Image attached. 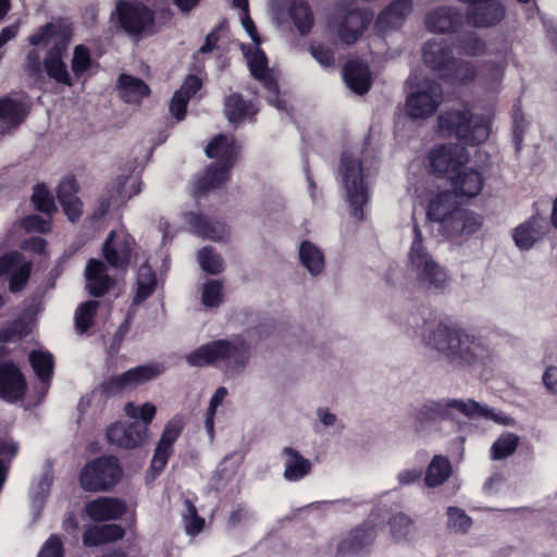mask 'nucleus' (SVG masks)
Segmentation results:
<instances>
[{"label":"nucleus","instance_id":"nucleus-38","mask_svg":"<svg viewBox=\"0 0 557 557\" xmlns=\"http://www.w3.org/2000/svg\"><path fill=\"white\" fill-rule=\"evenodd\" d=\"M288 15L301 35H307L311 32L314 18L312 10L306 0H292Z\"/></svg>","mask_w":557,"mask_h":557},{"label":"nucleus","instance_id":"nucleus-28","mask_svg":"<svg viewBox=\"0 0 557 557\" xmlns=\"http://www.w3.org/2000/svg\"><path fill=\"white\" fill-rule=\"evenodd\" d=\"M343 77L348 86L357 95H366L372 86V76L368 64L349 60L343 67Z\"/></svg>","mask_w":557,"mask_h":557},{"label":"nucleus","instance_id":"nucleus-60","mask_svg":"<svg viewBox=\"0 0 557 557\" xmlns=\"http://www.w3.org/2000/svg\"><path fill=\"white\" fill-rule=\"evenodd\" d=\"M27 335L26 325L22 320H14L0 329V343H9L15 337L23 338Z\"/></svg>","mask_w":557,"mask_h":557},{"label":"nucleus","instance_id":"nucleus-37","mask_svg":"<svg viewBox=\"0 0 557 557\" xmlns=\"http://www.w3.org/2000/svg\"><path fill=\"white\" fill-rule=\"evenodd\" d=\"M475 76V67L470 62L456 58L440 73L441 79L453 85L471 83Z\"/></svg>","mask_w":557,"mask_h":557},{"label":"nucleus","instance_id":"nucleus-25","mask_svg":"<svg viewBox=\"0 0 557 557\" xmlns=\"http://www.w3.org/2000/svg\"><path fill=\"white\" fill-rule=\"evenodd\" d=\"M86 289L92 297L104 296L114 285L113 278L108 274L107 265L98 259H90L85 269Z\"/></svg>","mask_w":557,"mask_h":557},{"label":"nucleus","instance_id":"nucleus-53","mask_svg":"<svg viewBox=\"0 0 557 557\" xmlns=\"http://www.w3.org/2000/svg\"><path fill=\"white\" fill-rule=\"evenodd\" d=\"M186 421L183 414L177 413L173 416L164 425L159 443L173 447L174 443L181 436Z\"/></svg>","mask_w":557,"mask_h":557},{"label":"nucleus","instance_id":"nucleus-57","mask_svg":"<svg viewBox=\"0 0 557 557\" xmlns=\"http://www.w3.org/2000/svg\"><path fill=\"white\" fill-rule=\"evenodd\" d=\"M187 513L184 516L186 534L196 536L202 532L206 521L198 515L196 506L191 502L186 503Z\"/></svg>","mask_w":557,"mask_h":557},{"label":"nucleus","instance_id":"nucleus-61","mask_svg":"<svg viewBox=\"0 0 557 557\" xmlns=\"http://www.w3.org/2000/svg\"><path fill=\"white\" fill-rule=\"evenodd\" d=\"M37 557H64L61 537L58 534H51L44 543Z\"/></svg>","mask_w":557,"mask_h":557},{"label":"nucleus","instance_id":"nucleus-33","mask_svg":"<svg viewBox=\"0 0 557 557\" xmlns=\"http://www.w3.org/2000/svg\"><path fill=\"white\" fill-rule=\"evenodd\" d=\"M125 535V529L120 524L107 523L88 528L83 534V542L86 546H99L116 542Z\"/></svg>","mask_w":557,"mask_h":557},{"label":"nucleus","instance_id":"nucleus-42","mask_svg":"<svg viewBox=\"0 0 557 557\" xmlns=\"http://www.w3.org/2000/svg\"><path fill=\"white\" fill-rule=\"evenodd\" d=\"M451 466L444 456H434L429 463L424 476V483L428 487L442 485L450 475Z\"/></svg>","mask_w":557,"mask_h":557},{"label":"nucleus","instance_id":"nucleus-19","mask_svg":"<svg viewBox=\"0 0 557 557\" xmlns=\"http://www.w3.org/2000/svg\"><path fill=\"white\" fill-rule=\"evenodd\" d=\"M145 424L126 421H115L106 430V438L110 445L122 449L140 447L147 440Z\"/></svg>","mask_w":557,"mask_h":557},{"label":"nucleus","instance_id":"nucleus-13","mask_svg":"<svg viewBox=\"0 0 557 557\" xmlns=\"http://www.w3.org/2000/svg\"><path fill=\"white\" fill-rule=\"evenodd\" d=\"M164 371L161 363L152 362L137 366L119 375H113L101 384L102 392L108 395H116L124 389L135 388L151 380L157 379Z\"/></svg>","mask_w":557,"mask_h":557},{"label":"nucleus","instance_id":"nucleus-18","mask_svg":"<svg viewBox=\"0 0 557 557\" xmlns=\"http://www.w3.org/2000/svg\"><path fill=\"white\" fill-rule=\"evenodd\" d=\"M469 4L466 21L473 27H492L505 17V7L495 0H458Z\"/></svg>","mask_w":557,"mask_h":557},{"label":"nucleus","instance_id":"nucleus-23","mask_svg":"<svg viewBox=\"0 0 557 557\" xmlns=\"http://www.w3.org/2000/svg\"><path fill=\"white\" fill-rule=\"evenodd\" d=\"M127 512V504L117 497L100 496L89 500L85 513L96 522L121 519Z\"/></svg>","mask_w":557,"mask_h":557},{"label":"nucleus","instance_id":"nucleus-26","mask_svg":"<svg viewBox=\"0 0 557 557\" xmlns=\"http://www.w3.org/2000/svg\"><path fill=\"white\" fill-rule=\"evenodd\" d=\"M425 25L433 33L446 34L457 30L462 16L459 11L450 7H438L425 15Z\"/></svg>","mask_w":557,"mask_h":557},{"label":"nucleus","instance_id":"nucleus-24","mask_svg":"<svg viewBox=\"0 0 557 557\" xmlns=\"http://www.w3.org/2000/svg\"><path fill=\"white\" fill-rule=\"evenodd\" d=\"M422 58L428 67L441 73L455 58L454 45L445 38L430 39L423 45Z\"/></svg>","mask_w":557,"mask_h":557},{"label":"nucleus","instance_id":"nucleus-15","mask_svg":"<svg viewBox=\"0 0 557 557\" xmlns=\"http://www.w3.org/2000/svg\"><path fill=\"white\" fill-rule=\"evenodd\" d=\"M136 242L132 235L111 231L102 246L106 262L114 269H126L132 260Z\"/></svg>","mask_w":557,"mask_h":557},{"label":"nucleus","instance_id":"nucleus-58","mask_svg":"<svg viewBox=\"0 0 557 557\" xmlns=\"http://www.w3.org/2000/svg\"><path fill=\"white\" fill-rule=\"evenodd\" d=\"M447 518L448 528L454 529L456 532L465 533L470 529L472 524V519L458 507H448Z\"/></svg>","mask_w":557,"mask_h":557},{"label":"nucleus","instance_id":"nucleus-9","mask_svg":"<svg viewBox=\"0 0 557 557\" xmlns=\"http://www.w3.org/2000/svg\"><path fill=\"white\" fill-rule=\"evenodd\" d=\"M380 524L375 521L374 513L361 523L350 529L343 537L336 549L337 557H360L367 556L374 544Z\"/></svg>","mask_w":557,"mask_h":557},{"label":"nucleus","instance_id":"nucleus-5","mask_svg":"<svg viewBox=\"0 0 557 557\" xmlns=\"http://www.w3.org/2000/svg\"><path fill=\"white\" fill-rule=\"evenodd\" d=\"M186 361L189 366L198 368L226 361L227 368L242 370L248 361V352L243 346L227 339H216L193 350L186 356Z\"/></svg>","mask_w":557,"mask_h":557},{"label":"nucleus","instance_id":"nucleus-59","mask_svg":"<svg viewBox=\"0 0 557 557\" xmlns=\"http://www.w3.org/2000/svg\"><path fill=\"white\" fill-rule=\"evenodd\" d=\"M172 454L173 447L162 445L161 443L158 442L151 459L150 469L156 474H160L168 465V461Z\"/></svg>","mask_w":557,"mask_h":557},{"label":"nucleus","instance_id":"nucleus-21","mask_svg":"<svg viewBox=\"0 0 557 557\" xmlns=\"http://www.w3.org/2000/svg\"><path fill=\"white\" fill-rule=\"evenodd\" d=\"M548 231L546 219L536 213L512 230V239L520 250H530L545 238Z\"/></svg>","mask_w":557,"mask_h":557},{"label":"nucleus","instance_id":"nucleus-1","mask_svg":"<svg viewBox=\"0 0 557 557\" xmlns=\"http://www.w3.org/2000/svg\"><path fill=\"white\" fill-rule=\"evenodd\" d=\"M426 330L430 322L424 320L419 334L451 363L471 366L488 357V349L480 338L454 323L440 322L428 335Z\"/></svg>","mask_w":557,"mask_h":557},{"label":"nucleus","instance_id":"nucleus-51","mask_svg":"<svg viewBox=\"0 0 557 557\" xmlns=\"http://www.w3.org/2000/svg\"><path fill=\"white\" fill-rule=\"evenodd\" d=\"M198 261L201 269L208 274L216 275L224 269L223 259L210 246H206L199 250Z\"/></svg>","mask_w":557,"mask_h":557},{"label":"nucleus","instance_id":"nucleus-30","mask_svg":"<svg viewBox=\"0 0 557 557\" xmlns=\"http://www.w3.org/2000/svg\"><path fill=\"white\" fill-rule=\"evenodd\" d=\"M413 9L412 0H393L376 17L380 29L396 28L403 25Z\"/></svg>","mask_w":557,"mask_h":557},{"label":"nucleus","instance_id":"nucleus-41","mask_svg":"<svg viewBox=\"0 0 557 557\" xmlns=\"http://www.w3.org/2000/svg\"><path fill=\"white\" fill-rule=\"evenodd\" d=\"M136 285L137 289L133 302L139 305L149 298L157 287V275L150 265L143 264L139 267Z\"/></svg>","mask_w":557,"mask_h":557},{"label":"nucleus","instance_id":"nucleus-44","mask_svg":"<svg viewBox=\"0 0 557 557\" xmlns=\"http://www.w3.org/2000/svg\"><path fill=\"white\" fill-rule=\"evenodd\" d=\"M99 305L98 300H87L77 307L74 317L77 333L84 334L92 326Z\"/></svg>","mask_w":557,"mask_h":557},{"label":"nucleus","instance_id":"nucleus-62","mask_svg":"<svg viewBox=\"0 0 557 557\" xmlns=\"http://www.w3.org/2000/svg\"><path fill=\"white\" fill-rule=\"evenodd\" d=\"M79 185L73 175L65 176L57 188L58 201L70 199L77 196Z\"/></svg>","mask_w":557,"mask_h":557},{"label":"nucleus","instance_id":"nucleus-32","mask_svg":"<svg viewBox=\"0 0 557 557\" xmlns=\"http://www.w3.org/2000/svg\"><path fill=\"white\" fill-rule=\"evenodd\" d=\"M224 113L230 123L237 125L246 119L251 120L258 110L251 101H246L242 94L233 92L225 98Z\"/></svg>","mask_w":557,"mask_h":557},{"label":"nucleus","instance_id":"nucleus-7","mask_svg":"<svg viewBox=\"0 0 557 557\" xmlns=\"http://www.w3.org/2000/svg\"><path fill=\"white\" fill-rule=\"evenodd\" d=\"M123 469L119 459L103 455L89 460L79 472V485L86 492H108L122 479Z\"/></svg>","mask_w":557,"mask_h":557},{"label":"nucleus","instance_id":"nucleus-14","mask_svg":"<svg viewBox=\"0 0 557 557\" xmlns=\"http://www.w3.org/2000/svg\"><path fill=\"white\" fill-rule=\"evenodd\" d=\"M372 20L373 12L352 9L336 16L332 22V28L342 45L352 46L361 38Z\"/></svg>","mask_w":557,"mask_h":557},{"label":"nucleus","instance_id":"nucleus-20","mask_svg":"<svg viewBox=\"0 0 557 557\" xmlns=\"http://www.w3.org/2000/svg\"><path fill=\"white\" fill-rule=\"evenodd\" d=\"M27 382L21 369L12 361L0 362V398L16 403L25 397Z\"/></svg>","mask_w":557,"mask_h":557},{"label":"nucleus","instance_id":"nucleus-29","mask_svg":"<svg viewBox=\"0 0 557 557\" xmlns=\"http://www.w3.org/2000/svg\"><path fill=\"white\" fill-rule=\"evenodd\" d=\"M454 193L460 197L472 198L483 188L482 174L473 169H460L451 175Z\"/></svg>","mask_w":557,"mask_h":557},{"label":"nucleus","instance_id":"nucleus-12","mask_svg":"<svg viewBox=\"0 0 557 557\" xmlns=\"http://www.w3.org/2000/svg\"><path fill=\"white\" fill-rule=\"evenodd\" d=\"M443 100V88L440 83L426 79L420 88L407 96L406 110L412 120H425L432 116Z\"/></svg>","mask_w":557,"mask_h":557},{"label":"nucleus","instance_id":"nucleus-35","mask_svg":"<svg viewBox=\"0 0 557 557\" xmlns=\"http://www.w3.org/2000/svg\"><path fill=\"white\" fill-rule=\"evenodd\" d=\"M128 176L120 175L112 187H108L103 195L98 200V206L95 210L97 218H103L112 206L120 207L125 203L124 187Z\"/></svg>","mask_w":557,"mask_h":557},{"label":"nucleus","instance_id":"nucleus-64","mask_svg":"<svg viewBox=\"0 0 557 557\" xmlns=\"http://www.w3.org/2000/svg\"><path fill=\"white\" fill-rule=\"evenodd\" d=\"M201 87L202 81L194 74H188L176 92H180L182 97L190 100L201 89Z\"/></svg>","mask_w":557,"mask_h":557},{"label":"nucleus","instance_id":"nucleus-10","mask_svg":"<svg viewBox=\"0 0 557 557\" xmlns=\"http://www.w3.org/2000/svg\"><path fill=\"white\" fill-rule=\"evenodd\" d=\"M113 15H115L120 27L131 36L152 32L156 23L154 12L141 2L132 3L120 0Z\"/></svg>","mask_w":557,"mask_h":557},{"label":"nucleus","instance_id":"nucleus-52","mask_svg":"<svg viewBox=\"0 0 557 557\" xmlns=\"http://www.w3.org/2000/svg\"><path fill=\"white\" fill-rule=\"evenodd\" d=\"M518 443L519 437L513 433H507L506 435L500 436L492 445V458L495 460L507 458L516 451Z\"/></svg>","mask_w":557,"mask_h":557},{"label":"nucleus","instance_id":"nucleus-17","mask_svg":"<svg viewBox=\"0 0 557 557\" xmlns=\"http://www.w3.org/2000/svg\"><path fill=\"white\" fill-rule=\"evenodd\" d=\"M9 275V290L13 294L22 292L32 275V263L16 251H10L0 257V277Z\"/></svg>","mask_w":557,"mask_h":557},{"label":"nucleus","instance_id":"nucleus-43","mask_svg":"<svg viewBox=\"0 0 557 557\" xmlns=\"http://www.w3.org/2000/svg\"><path fill=\"white\" fill-rule=\"evenodd\" d=\"M457 207L448 193L437 194L428 205L426 218L429 221L436 222L440 225L444 218H447Z\"/></svg>","mask_w":557,"mask_h":557},{"label":"nucleus","instance_id":"nucleus-50","mask_svg":"<svg viewBox=\"0 0 557 557\" xmlns=\"http://www.w3.org/2000/svg\"><path fill=\"white\" fill-rule=\"evenodd\" d=\"M512 119V141L515 145V149L519 152L522 148V143L524 138V133L528 126V122L524 117V113L520 103V100L517 101L512 106L511 111Z\"/></svg>","mask_w":557,"mask_h":557},{"label":"nucleus","instance_id":"nucleus-2","mask_svg":"<svg viewBox=\"0 0 557 557\" xmlns=\"http://www.w3.org/2000/svg\"><path fill=\"white\" fill-rule=\"evenodd\" d=\"M206 154L216 159L194 182V196L200 198L211 189L220 188L230 180V172L236 163L237 147L234 138L218 134L206 147Z\"/></svg>","mask_w":557,"mask_h":557},{"label":"nucleus","instance_id":"nucleus-63","mask_svg":"<svg viewBox=\"0 0 557 557\" xmlns=\"http://www.w3.org/2000/svg\"><path fill=\"white\" fill-rule=\"evenodd\" d=\"M64 214L72 222L77 221L83 213V202L78 196L59 201Z\"/></svg>","mask_w":557,"mask_h":557},{"label":"nucleus","instance_id":"nucleus-34","mask_svg":"<svg viewBox=\"0 0 557 557\" xmlns=\"http://www.w3.org/2000/svg\"><path fill=\"white\" fill-rule=\"evenodd\" d=\"M283 455L286 456L284 466V478L289 482H297L307 476L312 469L309 459L305 458L297 449L284 447Z\"/></svg>","mask_w":557,"mask_h":557},{"label":"nucleus","instance_id":"nucleus-16","mask_svg":"<svg viewBox=\"0 0 557 557\" xmlns=\"http://www.w3.org/2000/svg\"><path fill=\"white\" fill-rule=\"evenodd\" d=\"M430 171L437 177L455 174L463 168V148L457 145H438L429 152Z\"/></svg>","mask_w":557,"mask_h":557},{"label":"nucleus","instance_id":"nucleus-40","mask_svg":"<svg viewBox=\"0 0 557 557\" xmlns=\"http://www.w3.org/2000/svg\"><path fill=\"white\" fill-rule=\"evenodd\" d=\"M28 359L39 381L44 384H49L52 380L54 369L52 354L42 350H32Z\"/></svg>","mask_w":557,"mask_h":557},{"label":"nucleus","instance_id":"nucleus-49","mask_svg":"<svg viewBox=\"0 0 557 557\" xmlns=\"http://www.w3.org/2000/svg\"><path fill=\"white\" fill-rule=\"evenodd\" d=\"M32 202L35 209L41 213L51 214L57 211L54 198L51 191L42 183H38L34 187Z\"/></svg>","mask_w":557,"mask_h":557},{"label":"nucleus","instance_id":"nucleus-46","mask_svg":"<svg viewBox=\"0 0 557 557\" xmlns=\"http://www.w3.org/2000/svg\"><path fill=\"white\" fill-rule=\"evenodd\" d=\"M125 412L129 418L134 419V423L145 424V434L148 435L149 426L157 413V407L152 403H145L141 406L127 403Z\"/></svg>","mask_w":557,"mask_h":557},{"label":"nucleus","instance_id":"nucleus-4","mask_svg":"<svg viewBox=\"0 0 557 557\" xmlns=\"http://www.w3.org/2000/svg\"><path fill=\"white\" fill-rule=\"evenodd\" d=\"M412 221L413 239L408 255L410 264L417 272L418 285L428 292L437 294L446 287L447 273L428 252L423 244L422 232L414 216H412Z\"/></svg>","mask_w":557,"mask_h":557},{"label":"nucleus","instance_id":"nucleus-6","mask_svg":"<svg viewBox=\"0 0 557 557\" xmlns=\"http://www.w3.org/2000/svg\"><path fill=\"white\" fill-rule=\"evenodd\" d=\"M339 171L344 184L350 214L354 219H364L363 206L369 201L370 194L364 182L362 162L350 153L344 152L341 157Z\"/></svg>","mask_w":557,"mask_h":557},{"label":"nucleus","instance_id":"nucleus-54","mask_svg":"<svg viewBox=\"0 0 557 557\" xmlns=\"http://www.w3.org/2000/svg\"><path fill=\"white\" fill-rule=\"evenodd\" d=\"M0 119L20 124L25 119L23 104L10 97L0 99Z\"/></svg>","mask_w":557,"mask_h":557},{"label":"nucleus","instance_id":"nucleus-8","mask_svg":"<svg viewBox=\"0 0 557 557\" xmlns=\"http://www.w3.org/2000/svg\"><path fill=\"white\" fill-rule=\"evenodd\" d=\"M455 409L468 418H494L493 411L481 406L473 399H446L441 401L429 400L416 413V430H421L425 423H433L449 418V410Z\"/></svg>","mask_w":557,"mask_h":557},{"label":"nucleus","instance_id":"nucleus-31","mask_svg":"<svg viewBox=\"0 0 557 557\" xmlns=\"http://www.w3.org/2000/svg\"><path fill=\"white\" fill-rule=\"evenodd\" d=\"M186 220L195 234L203 238L221 242L227 235L224 224L214 223L202 213L189 212L186 214Z\"/></svg>","mask_w":557,"mask_h":557},{"label":"nucleus","instance_id":"nucleus-11","mask_svg":"<svg viewBox=\"0 0 557 557\" xmlns=\"http://www.w3.org/2000/svg\"><path fill=\"white\" fill-rule=\"evenodd\" d=\"M73 35L72 24L64 17H58L54 22L41 25L27 40L32 46L46 44L51 38H57L45 59L63 60V55L70 45Z\"/></svg>","mask_w":557,"mask_h":557},{"label":"nucleus","instance_id":"nucleus-45","mask_svg":"<svg viewBox=\"0 0 557 557\" xmlns=\"http://www.w3.org/2000/svg\"><path fill=\"white\" fill-rule=\"evenodd\" d=\"M457 49L461 54L479 57L484 54L486 45L474 32H465L457 37Z\"/></svg>","mask_w":557,"mask_h":557},{"label":"nucleus","instance_id":"nucleus-48","mask_svg":"<svg viewBox=\"0 0 557 557\" xmlns=\"http://www.w3.org/2000/svg\"><path fill=\"white\" fill-rule=\"evenodd\" d=\"M42 66L48 77L58 84H62L67 87L74 86L75 82L70 75L67 65L63 60L44 59Z\"/></svg>","mask_w":557,"mask_h":557},{"label":"nucleus","instance_id":"nucleus-55","mask_svg":"<svg viewBox=\"0 0 557 557\" xmlns=\"http://www.w3.org/2000/svg\"><path fill=\"white\" fill-rule=\"evenodd\" d=\"M223 285L218 280H209L202 289L201 300L206 307L215 308L223 301Z\"/></svg>","mask_w":557,"mask_h":557},{"label":"nucleus","instance_id":"nucleus-47","mask_svg":"<svg viewBox=\"0 0 557 557\" xmlns=\"http://www.w3.org/2000/svg\"><path fill=\"white\" fill-rule=\"evenodd\" d=\"M96 62L91 59L90 50L85 45H77L73 51L71 69L76 81H79Z\"/></svg>","mask_w":557,"mask_h":557},{"label":"nucleus","instance_id":"nucleus-22","mask_svg":"<svg viewBox=\"0 0 557 557\" xmlns=\"http://www.w3.org/2000/svg\"><path fill=\"white\" fill-rule=\"evenodd\" d=\"M482 226V219L480 215L457 207L453 212L444 218L440 224V231L443 236L454 238L462 234H473Z\"/></svg>","mask_w":557,"mask_h":557},{"label":"nucleus","instance_id":"nucleus-39","mask_svg":"<svg viewBox=\"0 0 557 557\" xmlns=\"http://www.w3.org/2000/svg\"><path fill=\"white\" fill-rule=\"evenodd\" d=\"M299 260L313 276L319 275L324 270V256L320 248L310 240L301 242L299 246Z\"/></svg>","mask_w":557,"mask_h":557},{"label":"nucleus","instance_id":"nucleus-56","mask_svg":"<svg viewBox=\"0 0 557 557\" xmlns=\"http://www.w3.org/2000/svg\"><path fill=\"white\" fill-rule=\"evenodd\" d=\"M388 525L392 536L396 541H400L407 537L410 532L412 520L409 516L403 512L393 515L388 519Z\"/></svg>","mask_w":557,"mask_h":557},{"label":"nucleus","instance_id":"nucleus-36","mask_svg":"<svg viewBox=\"0 0 557 557\" xmlns=\"http://www.w3.org/2000/svg\"><path fill=\"white\" fill-rule=\"evenodd\" d=\"M117 86L122 99L127 103L139 102L150 95L149 86L143 79L129 74H121L117 78Z\"/></svg>","mask_w":557,"mask_h":557},{"label":"nucleus","instance_id":"nucleus-27","mask_svg":"<svg viewBox=\"0 0 557 557\" xmlns=\"http://www.w3.org/2000/svg\"><path fill=\"white\" fill-rule=\"evenodd\" d=\"M248 67L250 75L259 81L270 94L277 98L280 95V85L269 69L267 54L261 48H256L255 52L248 58Z\"/></svg>","mask_w":557,"mask_h":557},{"label":"nucleus","instance_id":"nucleus-3","mask_svg":"<svg viewBox=\"0 0 557 557\" xmlns=\"http://www.w3.org/2000/svg\"><path fill=\"white\" fill-rule=\"evenodd\" d=\"M438 133L443 137L455 138L465 146L484 143L491 133L490 123L482 115L470 111L447 110L437 117Z\"/></svg>","mask_w":557,"mask_h":557}]
</instances>
